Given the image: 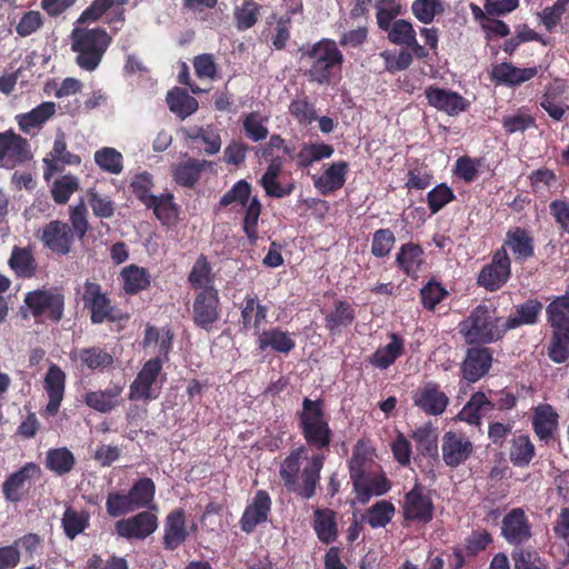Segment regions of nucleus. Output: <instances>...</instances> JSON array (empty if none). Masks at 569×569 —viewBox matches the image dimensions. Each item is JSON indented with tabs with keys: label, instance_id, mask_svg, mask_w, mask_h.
<instances>
[{
	"label": "nucleus",
	"instance_id": "a211bd4d",
	"mask_svg": "<svg viewBox=\"0 0 569 569\" xmlns=\"http://www.w3.org/2000/svg\"><path fill=\"white\" fill-rule=\"evenodd\" d=\"M80 162V156L68 151L64 132L58 131L51 151L43 158V177L48 180L62 171L64 166H78Z\"/></svg>",
	"mask_w": 569,
	"mask_h": 569
},
{
	"label": "nucleus",
	"instance_id": "37998d69",
	"mask_svg": "<svg viewBox=\"0 0 569 569\" xmlns=\"http://www.w3.org/2000/svg\"><path fill=\"white\" fill-rule=\"evenodd\" d=\"M565 91V83L557 80L547 88L540 99V107L556 121H560L566 112V108L557 101Z\"/></svg>",
	"mask_w": 569,
	"mask_h": 569
},
{
	"label": "nucleus",
	"instance_id": "ddd939ff",
	"mask_svg": "<svg viewBox=\"0 0 569 569\" xmlns=\"http://www.w3.org/2000/svg\"><path fill=\"white\" fill-rule=\"evenodd\" d=\"M500 535L515 547L522 546L531 539L532 526L522 508H512L503 516Z\"/></svg>",
	"mask_w": 569,
	"mask_h": 569
},
{
	"label": "nucleus",
	"instance_id": "f704fd0d",
	"mask_svg": "<svg viewBox=\"0 0 569 569\" xmlns=\"http://www.w3.org/2000/svg\"><path fill=\"white\" fill-rule=\"evenodd\" d=\"M56 110L54 102L44 101L29 112L17 114L16 121L23 133L30 134L34 129H41L54 116Z\"/></svg>",
	"mask_w": 569,
	"mask_h": 569
},
{
	"label": "nucleus",
	"instance_id": "4c0bfd02",
	"mask_svg": "<svg viewBox=\"0 0 569 569\" xmlns=\"http://www.w3.org/2000/svg\"><path fill=\"white\" fill-rule=\"evenodd\" d=\"M120 277L123 282L122 289L129 296L147 290L151 284L148 270L137 264L124 267L120 272Z\"/></svg>",
	"mask_w": 569,
	"mask_h": 569
},
{
	"label": "nucleus",
	"instance_id": "6e6552de",
	"mask_svg": "<svg viewBox=\"0 0 569 569\" xmlns=\"http://www.w3.org/2000/svg\"><path fill=\"white\" fill-rule=\"evenodd\" d=\"M162 371V360L154 357L146 361L129 387L128 399L130 401H150L160 395V389L154 385Z\"/></svg>",
	"mask_w": 569,
	"mask_h": 569
},
{
	"label": "nucleus",
	"instance_id": "f03ea898",
	"mask_svg": "<svg viewBox=\"0 0 569 569\" xmlns=\"http://www.w3.org/2000/svg\"><path fill=\"white\" fill-rule=\"evenodd\" d=\"M112 42V37L101 27H74L70 33V48L76 53L77 66L92 72L101 63Z\"/></svg>",
	"mask_w": 569,
	"mask_h": 569
},
{
	"label": "nucleus",
	"instance_id": "f257e3e1",
	"mask_svg": "<svg viewBox=\"0 0 569 569\" xmlns=\"http://www.w3.org/2000/svg\"><path fill=\"white\" fill-rule=\"evenodd\" d=\"M297 420L306 445L318 452L307 457L305 445L292 449L280 462L279 478L287 492L310 500L320 485L326 461L323 451L330 450L333 432L326 417L322 399L305 398L302 409L297 412Z\"/></svg>",
	"mask_w": 569,
	"mask_h": 569
},
{
	"label": "nucleus",
	"instance_id": "9d476101",
	"mask_svg": "<svg viewBox=\"0 0 569 569\" xmlns=\"http://www.w3.org/2000/svg\"><path fill=\"white\" fill-rule=\"evenodd\" d=\"M32 159L28 139L12 129L0 132V168L14 169Z\"/></svg>",
	"mask_w": 569,
	"mask_h": 569
},
{
	"label": "nucleus",
	"instance_id": "680f3d73",
	"mask_svg": "<svg viewBox=\"0 0 569 569\" xmlns=\"http://www.w3.org/2000/svg\"><path fill=\"white\" fill-rule=\"evenodd\" d=\"M547 353L556 363L567 361L569 358V331L552 330Z\"/></svg>",
	"mask_w": 569,
	"mask_h": 569
},
{
	"label": "nucleus",
	"instance_id": "6e6d98bb",
	"mask_svg": "<svg viewBox=\"0 0 569 569\" xmlns=\"http://www.w3.org/2000/svg\"><path fill=\"white\" fill-rule=\"evenodd\" d=\"M289 113L303 126L311 124L318 119L315 103L307 96L298 97L291 100Z\"/></svg>",
	"mask_w": 569,
	"mask_h": 569
},
{
	"label": "nucleus",
	"instance_id": "4be33fe9",
	"mask_svg": "<svg viewBox=\"0 0 569 569\" xmlns=\"http://www.w3.org/2000/svg\"><path fill=\"white\" fill-rule=\"evenodd\" d=\"M500 248L509 249L516 262H525L535 256V239L528 229L513 227L507 231Z\"/></svg>",
	"mask_w": 569,
	"mask_h": 569
},
{
	"label": "nucleus",
	"instance_id": "dca6fc26",
	"mask_svg": "<svg viewBox=\"0 0 569 569\" xmlns=\"http://www.w3.org/2000/svg\"><path fill=\"white\" fill-rule=\"evenodd\" d=\"M271 506L269 492L263 489L258 490L242 512L239 520L240 529L248 535L252 533L259 525L268 521Z\"/></svg>",
	"mask_w": 569,
	"mask_h": 569
},
{
	"label": "nucleus",
	"instance_id": "5701e85b",
	"mask_svg": "<svg viewBox=\"0 0 569 569\" xmlns=\"http://www.w3.org/2000/svg\"><path fill=\"white\" fill-rule=\"evenodd\" d=\"M40 467L34 462H28L19 470L12 472L2 485V492L7 501L19 502L22 499L26 485L32 478L40 476Z\"/></svg>",
	"mask_w": 569,
	"mask_h": 569
},
{
	"label": "nucleus",
	"instance_id": "20e7f679",
	"mask_svg": "<svg viewBox=\"0 0 569 569\" xmlns=\"http://www.w3.org/2000/svg\"><path fill=\"white\" fill-rule=\"evenodd\" d=\"M311 63L306 76L310 82L330 84L335 69H340L343 63V54L335 40L323 38L302 52Z\"/></svg>",
	"mask_w": 569,
	"mask_h": 569
},
{
	"label": "nucleus",
	"instance_id": "ea45409f",
	"mask_svg": "<svg viewBox=\"0 0 569 569\" xmlns=\"http://www.w3.org/2000/svg\"><path fill=\"white\" fill-rule=\"evenodd\" d=\"M370 458L362 440H358L349 460V473L353 489H360L361 483L367 479L366 473Z\"/></svg>",
	"mask_w": 569,
	"mask_h": 569
},
{
	"label": "nucleus",
	"instance_id": "0eeeda50",
	"mask_svg": "<svg viewBox=\"0 0 569 569\" xmlns=\"http://www.w3.org/2000/svg\"><path fill=\"white\" fill-rule=\"evenodd\" d=\"M511 277V259L505 248L492 252L491 261L485 264L477 277V284L489 292L501 289Z\"/></svg>",
	"mask_w": 569,
	"mask_h": 569
},
{
	"label": "nucleus",
	"instance_id": "09e8293b",
	"mask_svg": "<svg viewBox=\"0 0 569 569\" xmlns=\"http://www.w3.org/2000/svg\"><path fill=\"white\" fill-rule=\"evenodd\" d=\"M90 516L87 511H77L68 507L62 516L61 523L64 535L73 540L89 527Z\"/></svg>",
	"mask_w": 569,
	"mask_h": 569
},
{
	"label": "nucleus",
	"instance_id": "774afa93",
	"mask_svg": "<svg viewBox=\"0 0 569 569\" xmlns=\"http://www.w3.org/2000/svg\"><path fill=\"white\" fill-rule=\"evenodd\" d=\"M413 16L422 23H431L436 16L443 13L441 0H415L411 6Z\"/></svg>",
	"mask_w": 569,
	"mask_h": 569
},
{
	"label": "nucleus",
	"instance_id": "a19ab883",
	"mask_svg": "<svg viewBox=\"0 0 569 569\" xmlns=\"http://www.w3.org/2000/svg\"><path fill=\"white\" fill-rule=\"evenodd\" d=\"M166 100L170 111L181 119H186L194 113L199 107L196 98L179 88L169 91Z\"/></svg>",
	"mask_w": 569,
	"mask_h": 569
},
{
	"label": "nucleus",
	"instance_id": "79ce46f5",
	"mask_svg": "<svg viewBox=\"0 0 569 569\" xmlns=\"http://www.w3.org/2000/svg\"><path fill=\"white\" fill-rule=\"evenodd\" d=\"M546 311L552 330L569 331V295L557 297L547 306Z\"/></svg>",
	"mask_w": 569,
	"mask_h": 569
},
{
	"label": "nucleus",
	"instance_id": "0e129e2a",
	"mask_svg": "<svg viewBox=\"0 0 569 569\" xmlns=\"http://www.w3.org/2000/svg\"><path fill=\"white\" fill-rule=\"evenodd\" d=\"M172 200L171 193L156 196L154 202H149L146 207L153 210L154 216L162 224H169L177 216L176 204Z\"/></svg>",
	"mask_w": 569,
	"mask_h": 569
},
{
	"label": "nucleus",
	"instance_id": "603ef678",
	"mask_svg": "<svg viewBox=\"0 0 569 569\" xmlns=\"http://www.w3.org/2000/svg\"><path fill=\"white\" fill-rule=\"evenodd\" d=\"M128 493L136 510L146 508L154 498L156 485L152 479L143 477L133 483Z\"/></svg>",
	"mask_w": 569,
	"mask_h": 569
},
{
	"label": "nucleus",
	"instance_id": "cd10ccee",
	"mask_svg": "<svg viewBox=\"0 0 569 569\" xmlns=\"http://www.w3.org/2000/svg\"><path fill=\"white\" fill-rule=\"evenodd\" d=\"M187 537L184 510L181 508L174 509L164 520L163 547L173 551L187 540Z\"/></svg>",
	"mask_w": 569,
	"mask_h": 569
},
{
	"label": "nucleus",
	"instance_id": "bb28decb",
	"mask_svg": "<svg viewBox=\"0 0 569 569\" xmlns=\"http://www.w3.org/2000/svg\"><path fill=\"white\" fill-rule=\"evenodd\" d=\"M70 358L74 361H79L81 368L98 372H103L112 368L114 362L113 356L99 346L81 348L70 353Z\"/></svg>",
	"mask_w": 569,
	"mask_h": 569
},
{
	"label": "nucleus",
	"instance_id": "c756f323",
	"mask_svg": "<svg viewBox=\"0 0 569 569\" xmlns=\"http://www.w3.org/2000/svg\"><path fill=\"white\" fill-rule=\"evenodd\" d=\"M268 312V306L262 305L256 295H246L240 310L242 328L244 330L253 329L254 335L259 333L267 320Z\"/></svg>",
	"mask_w": 569,
	"mask_h": 569
},
{
	"label": "nucleus",
	"instance_id": "c85d7f7f",
	"mask_svg": "<svg viewBox=\"0 0 569 569\" xmlns=\"http://www.w3.org/2000/svg\"><path fill=\"white\" fill-rule=\"evenodd\" d=\"M538 74L537 67L518 68L509 62H501L492 67L491 79L500 84L517 87L529 81Z\"/></svg>",
	"mask_w": 569,
	"mask_h": 569
},
{
	"label": "nucleus",
	"instance_id": "e2e57ef3",
	"mask_svg": "<svg viewBox=\"0 0 569 569\" xmlns=\"http://www.w3.org/2000/svg\"><path fill=\"white\" fill-rule=\"evenodd\" d=\"M267 118H263L259 112L252 111L244 116L242 126L244 134L253 142H259L268 137V128L264 124Z\"/></svg>",
	"mask_w": 569,
	"mask_h": 569
},
{
	"label": "nucleus",
	"instance_id": "864d4df0",
	"mask_svg": "<svg viewBox=\"0 0 569 569\" xmlns=\"http://www.w3.org/2000/svg\"><path fill=\"white\" fill-rule=\"evenodd\" d=\"M211 266L204 254H200L192 266L188 276V281L193 289H206L208 286H213V278L211 276Z\"/></svg>",
	"mask_w": 569,
	"mask_h": 569
},
{
	"label": "nucleus",
	"instance_id": "de8ad7c7",
	"mask_svg": "<svg viewBox=\"0 0 569 569\" xmlns=\"http://www.w3.org/2000/svg\"><path fill=\"white\" fill-rule=\"evenodd\" d=\"M262 7L254 0H243L234 9V22L238 31L251 29L259 20Z\"/></svg>",
	"mask_w": 569,
	"mask_h": 569
},
{
	"label": "nucleus",
	"instance_id": "72a5a7b5",
	"mask_svg": "<svg viewBox=\"0 0 569 569\" xmlns=\"http://www.w3.org/2000/svg\"><path fill=\"white\" fill-rule=\"evenodd\" d=\"M312 528L322 543L330 545L335 542L339 536L337 512L330 508H316Z\"/></svg>",
	"mask_w": 569,
	"mask_h": 569
},
{
	"label": "nucleus",
	"instance_id": "a18cd8bd",
	"mask_svg": "<svg viewBox=\"0 0 569 569\" xmlns=\"http://www.w3.org/2000/svg\"><path fill=\"white\" fill-rule=\"evenodd\" d=\"M76 465L73 453L66 447L47 451L46 468L58 476L69 473Z\"/></svg>",
	"mask_w": 569,
	"mask_h": 569
},
{
	"label": "nucleus",
	"instance_id": "c03bdc74",
	"mask_svg": "<svg viewBox=\"0 0 569 569\" xmlns=\"http://www.w3.org/2000/svg\"><path fill=\"white\" fill-rule=\"evenodd\" d=\"M536 453V448L531 442L529 436L520 435L512 439L509 459L511 463L516 467H527L533 459Z\"/></svg>",
	"mask_w": 569,
	"mask_h": 569
},
{
	"label": "nucleus",
	"instance_id": "b1692460",
	"mask_svg": "<svg viewBox=\"0 0 569 569\" xmlns=\"http://www.w3.org/2000/svg\"><path fill=\"white\" fill-rule=\"evenodd\" d=\"M123 389L124 385L111 382L104 390L86 392L83 402L94 411L108 413L121 405Z\"/></svg>",
	"mask_w": 569,
	"mask_h": 569
},
{
	"label": "nucleus",
	"instance_id": "e433bc0d",
	"mask_svg": "<svg viewBox=\"0 0 569 569\" xmlns=\"http://www.w3.org/2000/svg\"><path fill=\"white\" fill-rule=\"evenodd\" d=\"M542 308L543 306L538 299H529L521 305H517L515 312L510 315L505 322L506 331L513 330L521 326L536 325Z\"/></svg>",
	"mask_w": 569,
	"mask_h": 569
},
{
	"label": "nucleus",
	"instance_id": "a878e982",
	"mask_svg": "<svg viewBox=\"0 0 569 569\" xmlns=\"http://www.w3.org/2000/svg\"><path fill=\"white\" fill-rule=\"evenodd\" d=\"M348 171L347 161L332 162L321 176L313 178V186L322 196L331 194L345 186Z\"/></svg>",
	"mask_w": 569,
	"mask_h": 569
},
{
	"label": "nucleus",
	"instance_id": "9b49d317",
	"mask_svg": "<svg viewBox=\"0 0 569 569\" xmlns=\"http://www.w3.org/2000/svg\"><path fill=\"white\" fill-rule=\"evenodd\" d=\"M24 303L34 317L46 316L52 321H60L64 311V296L57 289H43L28 292Z\"/></svg>",
	"mask_w": 569,
	"mask_h": 569
},
{
	"label": "nucleus",
	"instance_id": "1a4fd4ad",
	"mask_svg": "<svg viewBox=\"0 0 569 569\" xmlns=\"http://www.w3.org/2000/svg\"><path fill=\"white\" fill-rule=\"evenodd\" d=\"M401 508L403 519L409 522L427 525L433 518L432 499L419 482H416L411 490L403 496Z\"/></svg>",
	"mask_w": 569,
	"mask_h": 569
},
{
	"label": "nucleus",
	"instance_id": "2eb2a0df",
	"mask_svg": "<svg viewBox=\"0 0 569 569\" xmlns=\"http://www.w3.org/2000/svg\"><path fill=\"white\" fill-rule=\"evenodd\" d=\"M158 528V518L150 511H141L129 518H123L114 523V530L121 538L128 540H144Z\"/></svg>",
	"mask_w": 569,
	"mask_h": 569
},
{
	"label": "nucleus",
	"instance_id": "c9c22d12",
	"mask_svg": "<svg viewBox=\"0 0 569 569\" xmlns=\"http://www.w3.org/2000/svg\"><path fill=\"white\" fill-rule=\"evenodd\" d=\"M389 338L390 342L378 348L369 358V362L380 370L388 369L405 352V340L398 333L392 332Z\"/></svg>",
	"mask_w": 569,
	"mask_h": 569
},
{
	"label": "nucleus",
	"instance_id": "49530a36",
	"mask_svg": "<svg viewBox=\"0 0 569 569\" xmlns=\"http://www.w3.org/2000/svg\"><path fill=\"white\" fill-rule=\"evenodd\" d=\"M333 152V147L328 143H305L297 154V164L306 169L313 162L330 158Z\"/></svg>",
	"mask_w": 569,
	"mask_h": 569
},
{
	"label": "nucleus",
	"instance_id": "4d7b16f0",
	"mask_svg": "<svg viewBox=\"0 0 569 569\" xmlns=\"http://www.w3.org/2000/svg\"><path fill=\"white\" fill-rule=\"evenodd\" d=\"M128 0H93L77 19L78 24L99 21L114 4L124 6Z\"/></svg>",
	"mask_w": 569,
	"mask_h": 569
},
{
	"label": "nucleus",
	"instance_id": "69168bd1",
	"mask_svg": "<svg viewBox=\"0 0 569 569\" xmlns=\"http://www.w3.org/2000/svg\"><path fill=\"white\" fill-rule=\"evenodd\" d=\"M449 295L448 290L438 281L431 279L420 289V300L425 309L433 311Z\"/></svg>",
	"mask_w": 569,
	"mask_h": 569
},
{
	"label": "nucleus",
	"instance_id": "3c124183",
	"mask_svg": "<svg viewBox=\"0 0 569 569\" xmlns=\"http://www.w3.org/2000/svg\"><path fill=\"white\" fill-rule=\"evenodd\" d=\"M10 268L19 277L31 278L36 273V260L26 248L14 247L9 259Z\"/></svg>",
	"mask_w": 569,
	"mask_h": 569
},
{
	"label": "nucleus",
	"instance_id": "473e14b6",
	"mask_svg": "<svg viewBox=\"0 0 569 569\" xmlns=\"http://www.w3.org/2000/svg\"><path fill=\"white\" fill-rule=\"evenodd\" d=\"M356 319V310L347 300H336L333 308L325 316V327L331 336H338Z\"/></svg>",
	"mask_w": 569,
	"mask_h": 569
},
{
	"label": "nucleus",
	"instance_id": "58836bf2",
	"mask_svg": "<svg viewBox=\"0 0 569 569\" xmlns=\"http://www.w3.org/2000/svg\"><path fill=\"white\" fill-rule=\"evenodd\" d=\"M209 166L210 162L207 160L190 158L174 169V181L179 186L192 188L199 181L202 171Z\"/></svg>",
	"mask_w": 569,
	"mask_h": 569
},
{
	"label": "nucleus",
	"instance_id": "39448f33",
	"mask_svg": "<svg viewBox=\"0 0 569 569\" xmlns=\"http://www.w3.org/2000/svg\"><path fill=\"white\" fill-rule=\"evenodd\" d=\"M81 300L83 308L90 315V321L92 325L117 322L122 319L120 311L112 305L110 297L103 291L102 286L97 281H84Z\"/></svg>",
	"mask_w": 569,
	"mask_h": 569
},
{
	"label": "nucleus",
	"instance_id": "2f4dec72",
	"mask_svg": "<svg viewBox=\"0 0 569 569\" xmlns=\"http://www.w3.org/2000/svg\"><path fill=\"white\" fill-rule=\"evenodd\" d=\"M425 251L418 243H403L396 254L397 267L409 278L417 279L423 264Z\"/></svg>",
	"mask_w": 569,
	"mask_h": 569
},
{
	"label": "nucleus",
	"instance_id": "aec40b11",
	"mask_svg": "<svg viewBox=\"0 0 569 569\" xmlns=\"http://www.w3.org/2000/svg\"><path fill=\"white\" fill-rule=\"evenodd\" d=\"M492 363V352L487 347H473L467 351L462 362V377L468 382H477L486 376Z\"/></svg>",
	"mask_w": 569,
	"mask_h": 569
},
{
	"label": "nucleus",
	"instance_id": "6ab92c4d",
	"mask_svg": "<svg viewBox=\"0 0 569 569\" xmlns=\"http://www.w3.org/2000/svg\"><path fill=\"white\" fill-rule=\"evenodd\" d=\"M425 97L430 107L449 116H457L470 106L469 101L460 93L437 86L426 88Z\"/></svg>",
	"mask_w": 569,
	"mask_h": 569
},
{
	"label": "nucleus",
	"instance_id": "bf43d9fd",
	"mask_svg": "<svg viewBox=\"0 0 569 569\" xmlns=\"http://www.w3.org/2000/svg\"><path fill=\"white\" fill-rule=\"evenodd\" d=\"M252 187L251 184L241 179L237 181L230 190H228L219 200V206L222 208H227L231 204L246 206L247 202L253 197L251 196Z\"/></svg>",
	"mask_w": 569,
	"mask_h": 569
},
{
	"label": "nucleus",
	"instance_id": "13d9d810",
	"mask_svg": "<svg viewBox=\"0 0 569 569\" xmlns=\"http://www.w3.org/2000/svg\"><path fill=\"white\" fill-rule=\"evenodd\" d=\"M94 161L101 170L112 174H119L123 169L122 154L114 148L103 147L97 150Z\"/></svg>",
	"mask_w": 569,
	"mask_h": 569
},
{
	"label": "nucleus",
	"instance_id": "7ed1b4c3",
	"mask_svg": "<svg viewBox=\"0 0 569 569\" xmlns=\"http://www.w3.org/2000/svg\"><path fill=\"white\" fill-rule=\"evenodd\" d=\"M500 318L496 317V308L478 305L470 315L460 322V333L468 345H488L501 340L506 335L505 325L499 327Z\"/></svg>",
	"mask_w": 569,
	"mask_h": 569
},
{
	"label": "nucleus",
	"instance_id": "423d86ee",
	"mask_svg": "<svg viewBox=\"0 0 569 569\" xmlns=\"http://www.w3.org/2000/svg\"><path fill=\"white\" fill-rule=\"evenodd\" d=\"M192 321L196 327L210 332L221 318V303L214 286L198 292L192 303Z\"/></svg>",
	"mask_w": 569,
	"mask_h": 569
},
{
	"label": "nucleus",
	"instance_id": "4468645a",
	"mask_svg": "<svg viewBox=\"0 0 569 569\" xmlns=\"http://www.w3.org/2000/svg\"><path fill=\"white\" fill-rule=\"evenodd\" d=\"M74 232L69 223L61 220H51L41 230L40 240L52 253L67 256L74 243Z\"/></svg>",
	"mask_w": 569,
	"mask_h": 569
},
{
	"label": "nucleus",
	"instance_id": "8fccbe9b",
	"mask_svg": "<svg viewBox=\"0 0 569 569\" xmlns=\"http://www.w3.org/2000/svg\"><path fill=\"white\" fill-rule=\"evenodd\" d=\"M242 220V230L249 241L254 243L258 239V221L262 211V204L257 196H253L246 206Z\"/></svg>",
	"mask_w": 569,
	"mask_h": 569
},
{
	"label": "nucleus",
	"instance_id": "393cba45",
	"mask_svg": "<svg viewBox=\"0 0 569 569\" xmlns=\"http://www.w3.org/2000/svg\"><path fill=\"white\" fill-rule=\"evenodd\" d=\"M66 373L57 365H51L44 377V390L48 395L46 411L50 416L58 413L64 395Z\"/></svg>",
	"mask_w": 569,
	"mask_h": 569
},
{
	"label": "nucleus",
	"instance_id": "052dcab7",
	"mask_svg": "<svg viewBox=\"0 0 569 569\" xmlns=\"http://www.w3.org/2000/svg\"><path fill=\"white\" fill-rule=\"evenodd\" d=\"M511 557L515 569H549L547 561L533 549L516 548Z\"/></svg>",
	"mask_w": 569,
	"mask_h": 569
},
{
	"label": "nucleus",
	"instance_id": "412c9836",
	"mask_svg": "<svg viewBox=\"0 0 569 569\" xmlns=\"http://www.w3.org/2000/svg\"><path fill=\"white\" fill-rule=\"evenodd\" d=\"M531 426L539 440H553L559 427V415L549 403H540L532 408Z\"/></svg>",
	"mask_w": 569,
	"mask_h": 569
},
{
	"label": "nucleus",
	"instance_id": "338daca9",
	"mask_svg": "<svg viewBox=\"0 0 569 569\" xmlns=\"http://www.w3.org/2000/svg\"><path fill=\"white\" fill-rule=\"evenodd\" d=\"M396 243V236L389 228H381L372 233L371 254L376 258H386Z\"/></svg>",
	"mask_w": 569,
	"mask_h": 569
},
{
	"label": "nucleus",
	"instance_id": "5fc2aeb1",
	"mask_svg": "<svg viewBox=\"0 0 569 569\" xmlns=\"http://www.w3.org/2000/svg\"><path fill=\"white\" fill-rule=\"evenodd\" d=\"M395 512V506L390 501L381 500L367 510L366 520L371 528H383L391 521Z\"/></svg>",
	"mask_w": 569,
	"mask_h": 569
},
{
	"label": "nucleus",
	"instance_id": "f3484780",
	"mask_svg": "<svg viewBox=\"0 0 569 569\" xmlns=\"http://www.w3.org/2000/svg\"><path fill=\"white\" fill-rule=\"evenodd\" d=\"M412 401L426 415L440 416L450 400L437 382L429 381L413 391Z\"/></svg>",
	"mask_w": 569,
	"mask_h": 569
},
{
	"label": "nucleus",
	"instance_id": "f8f14e48",
	"mask_svg": "<svg viewBox=\"0 0 569 569\" xmlns=\"http://www.w3.org/2000/svg\"><path fill=\"white\" fill-rule=\"evenodd\" d=\"M475 446L462 431H446L441 438V456L445 465L456 469L465 465L473 455Z\"/></svg>",
	"mask_w": 569,
	"mask_h": 569
},
{
	"label": "nucleus",
	"instance_id": "7c9ffc66",
	"mask_svg": "<svg viewBox=\"0 0 569 569\" xmlns=\"http://www.w3.org/2000/svg\"><path fill=\"white\" fill-rule=\"evenodd\" d=\"M258 349L264 351L270 349L279 353H289L296 348V341L292 339L288 331L282 330L280 327H274L268 330H259L256 333Z\"/></svg>",
	"mask_w": 569,
	"mask_h": 569
}]
</instances>
